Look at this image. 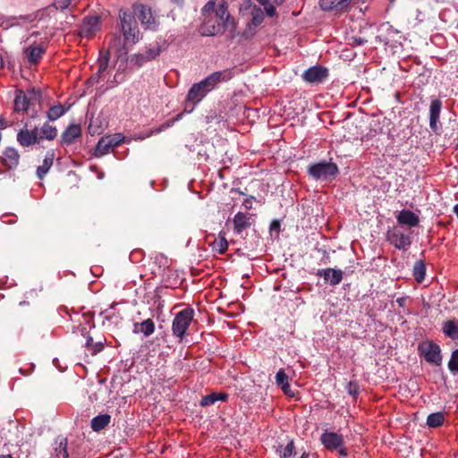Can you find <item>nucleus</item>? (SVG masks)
<instances>
[{
	"mask_svg": "<svg viewBox=\"0 0 458 458\" xmlns=\"http://www.w3.org/2000/svg\"><path fill=\"white\" fill-rule=\"evenodd\" d=\"M228 4L225 0L217 4L214 15H208L203 19L199 31L203 36H216L223 34L226 30L234 32L236 24L233 18L229 14Z\"/></svg>",
	"mask_w": 458,
	"mask_h": 458,
	"instance_id": "obj_1",
	"label": "nucleus"
},
{
	"mask_svg": "<svg viewBox=\"0 0 458 458\" xmlns=\"http://www.w3.org/2000/svg\"><path fill=\"white\" fill-rule=\"evenodd\" d=\"M231 79L229 71L214 72L198 83H194L189 89L186 100L193 106L199 103L208 92L213 90L220 81Z\"/></svg>",
	"mask_w": 458,
	"mask_h": 458,
	"instance_id": "obj_2",
	"label": "nucleus"
},
{
	"mask_svg": "<svg viewBox=\"0 0 458 458\" xmlns=\"http://www.w3.org/2000/svg\"><path fill=\"white\" fill-rule=\"evenodd\" d=\"M195 311L191 307H187L179 311L172 324L173 335L177 336L182 342L186 335L187 329L193 320Z\"/></svg>",
	"mask_w": 458,
	"mask_h": 458,
	"instance_id": "obj_3",
	"label": "nucleus"
},
{
	"mask_svg": "<svg viewBox=\"0 0 458 458\" xmlns=\"http://www.w3.org/2000/svg\"><path fill=\"white\" fill-rule=\"evenodd\" d=\"M418 352L420 357L433 365L440 366L442 362L441 350L438 344L432 340L419 343Z\"/></svg>",
	"mask_w": 458,
	"mask_h": 458,
	"instance_id": "obj_4",
	"label": "nucleus"
},
{
	"mask_svg": "<svg viewBox=\"0 0 458 458\" xmlns=\"http://www.w3.org/2000/svg\"><path fill=\"white\" fill-rule=\"evenodd\" d=\"M121 30L126 42L135 44L139 40V28L133 15L120 12Z\"/></svg>",
	"mask_w": 458,
	"mask_h": 458,
	"instance_id": "obj_5",
	"label": "nucleus"
},
{
	"mask_svg": "<svg viewBox=\"0 0 458 458\" xmlns=\"http://www.w3.org/2000/svg\"><path fill=\"white\" fill-rule=\"evenodd\" d=\"M338 172V166L332 162L317 163L308 168L309 174L316 180H327L335 177Z\"/></svg>",
	"mask_w": 458,
	"mask_h": 458,
	"instance_id": "obj_6",
	"label": "nucleus"
},
{
	"mask_svg": "<svg viewBox=\"0 0 458 458\" xmlns=\"http://www.w3.org/2000/svg\"><path fill=\"white\" fill-rule=\"evenodd\" d=\"M123 140L124 137L121 133L101 137L96 146L95 156L100 157L106 155L110 149L119 146Z\"/></svg>",
	"mask_w": 458,
	"mask_h": 458,
	"instance_id": "obj_7",
	"label": "nucleus"
},
{
	"mask_svg": "<svg viewBox=\"0 0 458 458\" xmlns=\"http://www.w3.org/2000/svg\"><path fill=\"white\" fill-rule=\"evenodd\" d=\"M42 137H39L38 128L29 130L27 124L17 133V141L22 147H30L33 144L39 143Z\"/></svg>",
	"mask_w": 458,
	"mask_h": 458,
	"instance_id": "obj_8",
	"label": "nucleus"
},
{
	"mask_svg": "<svg viewBox=\"0 0 458 458\" xmlns=\"http://www.w3.org/2000/svg\"><path fill=\"white\" fill-rule=\"evenodd\" d=\"M327 76V69L319 65L310 67L302 74L303 80L309 83L322 82Z\"/></svg>",
	"mask_w": 458,
	"mask_h": 458,
	"instance_id": "obj_9",
	"label": "nucleus"
},
{
	"mask_svg": "<svg viewBox=\"0 0 458 458\" xmlns=\"http://www.w3.org/2000/svg\"><path fill=\"white\" fill-rule=\"evenodd\" d=\"M320 441L327 450L334 451L343 446L344 437L336 432L325 431L320 437Z\"/></svg>",
	"mask_w": 458,
	"mask_h": 458,
	"instance_id": "obj_10",
	"label": "nucleus"
},
{
	"mask_svg": "<svg viewBox=\"0 0 458 458\" xmlns=\"http://www.w3.org/2000/svg\"><path fill=\"white\" fill-rule=\"evenodd\" d=\"M387 240L396 249L404 250L411 246L412 241L411 237L408 234H404L398 230L389 231L387 233Z\"/></svg>",
	"mask_w": 458,
	"mask_h": 458,
	"instance_id": "obj_11",
	"label": "nucleus"
},
{
	"mask_svg": "<svg viewBox=\"0 0 458 458\" xmlns=\"http://www.w3.org/2000/svg\"><path fill=\"white\" fill-rule=\"evenodd\" d=\"M20 163V154L14 148H6L0 157V164L7 169H14Z\"/></svg>",
	"mask_w": 458,
	"mask_h": 458,
	"instance_id": "obj_12",
	"label": "nucleus"
},
{
	"mask_svg": "<svg viewBox=\"0 0 458 458\" xmlns=\"http://www.w3.org/2000/svg\"><path fill=\"white\" fill-rule=\"evenodd\" d=\"M82 130L80 124H70L61 135V144L69 146L81 137Z\"/></svg>",
	"mask_w": 458,
	"mask_h": 458,
	"instance_id": "obj_13",
	"label": "nucleus"
},
{
	"mask_svg": "<svg viewBox=\"0 0 458 458\" xmlns=\"http://www.w3.org/2000/svg\"><path fill=\"white\" fill-rule=\"evenodd\" d=\"M31 94L34 95V98L29 97L25 92L21 89L16 91L15 98H14V111L15 112H27L29 106L32 104L33 100H36L35 92L32 91Z\"/></svg>",
	"mask_w": 458,
	"mask_h": 458,
	"instance_id": "obj_14",
	"label": "nucleus"
},
{
	"mask_svg": "<svg viewBox=\"0 0 458 458\" xmlns=\"http://www.w3.org/2000/svg\"><path fill=\"white\" fill-rule=\"evenodd\" d=\"M252 215L238 212L233 217V228L236 233L240 234L243 230L250 228L253 224Z\"/></svg>",
	"mask_w": 458,
	"mask_h": 458,
	"instance_id": "obj_15",
	"label": "nucleus"
},
{
	"mask_svg": "<svg viewBox=\"0 0 458 458\" xmlns=\"http://www.w3.org/2000/svg\"><path fill=\"white\" fill-rule=\"evenodd\" d=\"M46 50L47 47L45 45H32L29 47L25 49V54L28 58V62L30 64H38L40 62L42 55L45 54Z\"/></svg>",
	"mask_w": 458,
	"mask_h": 458,
	"instance_id": "obj_16",
	"label": "nucleus"
},
{
	"mask_svg": "<svg viewBox=\"0 0 458 458\" xmlns=\"http://www.w3.org/2000/svg\"><path fill=\"white\" fill-rule=\"evenodd\" d=\"M441 108L442 101L440 99H434L431 101L429 106V127L435 132L438 129L437 121L439 119Z\"/></svg>",
	"mask_w": 458,
	"mask_h": 458,
	"instance_id": "obj_17",
	"label": "nucleus"
},
{
	"mask_svg": "<svg viewBox=\"0 0 458 458\" xmlns=\"http://www.w3.org/2000/svg\"><path fill=\"white\" fill-rule=\"evenodd\" d=\"M396 220L400 225H405L409 227H415L420 223L419 216L411 210L403 209L396 216Z\"/></svg>",
	"mask_w": 458,
	"mask_h": 458,
	"instance_id": "obj_18",
	"label": "nucleus"
},
{
	"mask_svg": "<svg viewBox=\"0 0 458 458\" xmlns=\"http://www.w3.org/2000/svg\"><path fill=\"white\" fill-rule=\"evenodd\" d=\"M99 19L97 16L88 17L83 21L81 28V34L86 38H92L98 30Z\"/></svg>",
	"mask_w": 458,
	"mask_h": 458,
	"instance_id": "obj_19",
	"label": "nucleus"
},
{
	"mask_svg": "<svg viewBox=\"0 0 458 458\" xmlns=\"http://www.w3.org/2000/svg\"><path fill=\"white\" fill-rule=\"evenodd\" d=\"M350 3V0H319V5L324 11H343Z\"/></svg>",
	"mask_w": 458,
	"mask_h": 458,
	"instance_id": "obj_20",
	"label": "nucleus"
},
{
	"mask_svg": "<svg viewBox=\"0 0 458 458\" xmlns=\"http://www.w3.org/2000/svg\"><path fill=\"white\" fill-rule=\"evenodd\" d=\"M442 331L450 339L454 341L458 340V320L452 318L443 322Z\"/></svg>",
	"mask_w": 458,
	"mask_h": 458,
	"instance_id": "obj_21",
	"label": "nucleus"
},
{
	"mask_svg": "<svg viewBox=\"0 0 458 458\" xmlns=\"http://www.w3.org/2000/svg\"><path fill=\"white\" fill-rule=\"evenodd\" d=\"M227 399L228 394L226 393L212 392L209 394L202 396L199 404L202 407H208L213 405L217 401L226 402Z\"/></svg>",
	"mask_w": 458,
	"mask_h": 458,
	"instance_id": "obj_22",
	"label": "nucleus"
},
{
	"mask_svg": "<svg viewBox=\"0 0 458 458\" xmlns=\"http://www.w3.org/2000/svg\"><path fill=\"white\" fill-rule=\"evenodd\" d=\"M55 158V153L53 150L47 151L44 160L43 164L37 168V176L38 179L42 180L45 175L48 173L51 166L53 165Z\"/></svg>",
	"mask_w": 458,
	"mask_h": 458,
	"instance_id": "obj_23",
	"label": "nucleus"
},
{
	"mask_svg": "<svg viewBox=\"0 0 458 458\" xmlns=\"http://www.w3.org/2000/svg\"><path fill=\"white\" fill-rule=\"evenodd\" d=\"M135 13L138 15L139 20L144 25H150L153 23L154 19L151 13V9L144 4H138L135 6Z\"/></svg>",
	"mask_w": 458,
	"mask_h": 458,
	"instance_id": "obj_24",
	"label": "nucleus"
},
{
	"mask_svg": "<svg viewBox=\"0 0 458 458\" xmlns=\"http://www.w3.org/2000/svg\"><path fill=\"white\" fill-rule=\"evenodd\" d=\"M319 275H322L324 279L329 282L331 285L340 284L343 279V272L340 269L327 268L319 272Z\"/></svg>",
	"mask_w": 458,
	"mask_h": 458,
	"instance_id": "obj_25",
	"label": "nucleus"
},
{
	"mask_svg": "<svg viewBox=\"0 0 458 458\" xmlns=\"http://www.w3.org/2000/svg\"><path fill=\"white\" fill-rule=\"evenodd\" d=\"M276 382L287 396L294 397L296 395V391L289 384L288 374H276Z\"/></svg>",
	"mask_w": 458,
	"mask_h": 458,
	"instance_id": "obj_26",
	"label": "nucleus"
},
{
	"mask_svg": "<svg viewBox=\"0 0 458 458\" xmlns=\"http://www.w3.org/2000/svg\"><path fill=\"white\" fill-rule=\"evenodd\" d=\"M111 421V416L109 414H99L94 417L90 421V427L93 431L99 432L104 429Z\"/></svg>",
	"mask_w": 458,
	"mask_h": 458,
	"instance_id": "obj_27",
	"label": "nucleus"
},
{
	"mask_svg": "<svg viewBox=\"0 0 458 458\" xmlns=\"http://www.w3.org/2000/svg\"><path fill=\"white\" fill-rule=\"evenodd\" d=\"M155 331V323L151 318L145 319L141 323H134V332L142 333L145 336L151 335Z\"/></svg>",
	"mask_w": 458,
	"mask_h": 458,
	"instance_id": "obj_28",
	"label": "nucleus"
},
{
	"mask_svg": "<svg viewBox=\"0 0 458 458\" xmlns=\"http://www.w3.org/2000/svg\"><path fill=\"white\" fill-rule=\"evenodd\" d=\"M69 109L68 107H64L63 105L58 104L51 106L47 111V119L48 121H55L61 116H63Z\"/></svg>",
	"mask_w": 458,
	"mask_h": 458,
	"instance_id": "obj_29",
	"label": "nucleus"
},
{
	"mask_svg": "<svg viewBox=\"0 0 458 458\" xmlns=\"http://www.w3.org/2000/svg\"><path fill=\"white\" fill-rule=\"evenodd\" d=\"M444 421L445 415L441 411L431 413L427 418V425L433 428L442 426Z\"/></svg>",
	"mask_w": 458,
	"mask_h": 458,
	"instance_id": "obj_30",
	"label": "nucleus"
},
{
	"mask_svg": "<svg viewBox=\"0 0 458 458\" xmlns=\"http://www.w3.org/2000/svg\"><path fill=\"white\" fill-rule=\"evenodd\" d=\"M276 454L280 458H290L295 455V445L293 440H291L285 446L280 445L276 449Z\"/></svg>",
	"mask_w": 458,
	"mask_h": 458,
	"instance_id": "obj_31",
	"label": "nucleus"
},
{
	"mask_svg": "<svg viewBox=\"0 0 458 458\" xmlns=\"http://www.w3.org/2000/svg\"><path fill=\"white\" fill-rule=\"evenodd\" d=\"M412 275L418 283H422L426 276V267L422 260H418L413 265Z\"/></svg>",
	"mask_w": 458,
	"mask_h": 458,
	"instance_id": "obj_32",
	"label": "nucleus"
},
{
	"mask_svg": "<svg viewBox=\"0 0 458 458\" xmlns=\"http://www.w3.org/2000/svg\"><path fill=\"white\" fill-rule=\"evenodd\" d=\"M56 446L55 448V458H68V451H67V439L60 438L55 442Z\"/></svg>",
	"mask_w": 458,
	"mask_h": 458,
	"instance_id": "obj_33",
	"label": "nucleus"
},
{
	"mask_svg": "<svg viewBox=\"0 0 458 458\" xmlns=\"http://www.w3.org/2000/svg\"><path fill=\"white\" fill-rule=\"evenodd\" d=\"M42 139H46L48 140H53L57 136V129L55 126L49 124L48 123H45L40 130Z\"/></svg>",
	"mask_w": 458,
	"mask_h": 458,
	"instance_id": "obj_34",
	"label": "nucleus"
},
{
	"mask_svg": "<svg viewBox=\"0 0 458 458\" xmlns=\"http://www.w3.org/2000/svg\"><path fill=\"white\" fill-rule=\"evenodd\" d=\"M214 250L217 251L220 254L225 253L228 249V242L224 234L219 233L218 238L215 239L213 243L211 244Z\"/></svg>",
	"mask_w": 458,
	"mask_h": 458,
	"instance_id": "obj_35",
	"label": "nucleus"
},
{
	"mask_svg": "<svg viewBox=\"0 0 458 458\" xmlns=\"http://www.w3.org/2000/svg\"><path fill=\"white\" fill-rule=\"evenodd\" d=\"M86 348L92 355H95L103 350L104 343L102 341L94 342L93 338L89 336L86 341Z\"/></svg>",
	"mask_w": 458,
	"mask_h": 458,
	"instance_id": "obj_36",
	"label": "nucleus"
},
{
	"mask_svg": "<svg viewBox=\"0 0 458 458\" xmlns=\"http://www.w3.org/2000/svg\"><path fill=\"white\" fill-rule=\"evenodd\" d=\"M98 72L102 74L107 70L108 64H109V52L106 51V53L100 52V56L98 60Z\"/></svg>",
	"mask_w": 458,
	"mask_h": 458,
	"instance_id": "obj_37",
	"label": "nucleus"
},
{
	"mask_svg": "<svg viewBox=\"0 0 458 458\" xmlns=\"http://www.w3.org/2000/svg\"><path fill=\"white\" fill-rule=\"evenodd\" d=\"M217 5H216L215 1L210 0L208 1L202 8L201 10V15L203 16V19L206 18L208 15H214L215 10L216 9Z\"/></svg>",
	"mask_w": 458,
	"mask_h": 458,
	"instance_id": "obj_38",
	"label": "nucleus"
},
{
	"mask_svg": "<svg viewBox=\"0 0 458 458\" xmlns=\"http://www.w3.org/2000/svg\"><path fill=\"white\" fill-rule=\"evenodd\" d=\"M346 390L348 394L352 396L353 398H356L360 394V387L358 384L355 381L351 380L347 386Z\"/></svg>",
	"mask_w": 458,
	"mask_h": 458,
	"instance_id": "obj_39",
	"label": "nucleus"
},
{
	"mask_svg": "<svg viewBox=\"0 0 458 458\" xmlns=\"http://www.w3.org/2000/svg\"><path fill=\"white\" fill-rule=\"evenodd\" d=\"M448 368L452 372L458 371V350L452 352L448 362Z\"/></svg>",
	"mask_w": 458,
	"mask_h": 458,
	"instance_id": "obj_40",
	"label": "nucleus"
},
{
	"mask_svg": "<svg viewBox=\"0 0 458 458\" xmlns=\"http://www.w3.org/2000/svg\"><path fill=\"white\" fill-rule=\"evenodd\" d=\"M159 54H160V47L158 46L149 48L145 53L146 58L148 59L149 61L155 59L157 56L159 55Z\"/></svg>",
	"mask_w": 458,
	"mask_h": 458,
	"instance_id": "obj_41",
	"label": "nucleus"
},
{
	"mask_svg": "<svg viewBox=\"0 0 458 458\" xmlns=\"http://www.w3.org/2000/svg\"><path fill=\"white\" fill-rule=\"evenodd\" d=\"M71 4V0H55L53 5L57 10H64L66 9Z\"/></svg>",
	"mask_w": 458,
	"mask_h": 458,
	"instance_id": "obj_42",
	"label": "nucleus"
},
{
	"mask_svg": "<svg viewBox=\"0 0 458 458\" xmlns=\"http://www.w3.org/2000/svg\"><path fill=\"white\" fill-rule=\"evenodd\" d=\"M101 75L102 74L98 73V72L94 73L90 78L87 80V85L94 86L95 84H98L100 81Z\"/></svg>",
	"mask_w": 458,
	"mask_h": 458,
	"instance_id": "obj_43",
	"label": "nucleus"
},
{
	"mask_svg": "<svg viewBox=\"0 0 458 458\" xmlns=\"http://www.w3.org/2000/svg\"><path fill=\"white\" fill-rule=\"evenodd\" d=\"M134 58H135V63L138 66H141L144 63L149 61L148 59L146 58L145 54L136 55Z\"/></svg>",
	"mask_w": 458,
	"mask_h": 458,
	"instance_id": "obj_44",
	"label": "nucleus"
},
{
	"mask_svg": "<svg viewBox=\"0 0 458 458\" xmlns=\"http://www.w3.org/2000/svg\"><path fill=\"white\" fill-rule=\"evenodd\" d=\"M264 9L266 11V13L269 17H273L276 14V7L271 3L269 4H267V7H264Z\"/></svg>",
	"mask_w": 458,
	"mask_h": 458,
	"instance_id": "obj_45",
	"label": "nucleus"
},
{
	"mask_svg": "<svg viewBox=\"0 0 458 458\" xmlns=\"http://www.w3.org/2000/svg\"><path fill=\"white\" fill-rule=\"evenodd\" d=\"M352 40H353V43L357 46H362L368 42V39L365 38H362V37H353Z\"/></svg>",
	"mask_w": 458,
	"mask_h": 458,
	"instance_id": "obj_46",
	"label": "nucleus"
},
{
	"mask_svg": "<svg viewBox=\"0 0 458 458\" xmlns=\"http://www.w3.org/2000/svg\"><path fill=\"white\" fill-rule=\"evenodd\" d=\"M252 21H253L254 25H259L262 21V16L261 15L254 16Z\"/></svg>",
	"mask_w": 458,
	"mask_h": 458,
	"instance_id": "obj_47",
	"label": "nucleus"
},
{
	"mask_svg": "<svg viewBox=\"0 0 458 458\" xmlns=\"http://www.w3.org/2000/svg\"><path fill=\"white\" fill-rule=\"evenodd\" d=\"M300 458H315V454L304 452Z\"/></svg>",
	"mask_w": 458,
	"mask_h": 458,
	"instance_id": "obj_48",
	"label": "nucleus"
},
{
	"mask_svg": "<svg viewBox=\"0 0 458 458\" xmlns=\"http://www.w3.org/2000/svg\"><path fill=\"white\" fill-rule=\"evenodd\" d=\"M259 4L263 5L264 7H267V4H270L272 0H257Z\"/></svg>",
	"mask_w": 458,
	"mask_h": 458,
	"instance_id": "obj_49",
	"label": "nucleus"
},
{
	"mask_svg": "<svg viewBox=\"0 0 458 458\" xmlns=\"http://www.w3.org/2000/svg\"><path fill=\"white\" fill-rule=\"evenodd\" d=\"M338 450V454L341 455V456H345L347 455V451L345 448H343L342 446L340 448L337 449Z\"/></svg>",
	"mask_w": 458,
	"mask_h": 458,
	"instance_id": "obj_50",
	"label": "nucleus"
},
{
	"mask_svg": "<svg viewBox=\"0 0 458 458\" xmlns=\"http://www.w3.org/2000/svg\"><path fill=\"white\" fill-rule=\"evenodd\" d=\"M244 207L247 208V209H250L251 208V200L250 199H246L243 203Z\"/></svg>",
	"mask_w": 458,
	"mask_h": 458,
	"instance_id": "obj_51",
	"label": "nucleus"
},
{
	"mask_svg": "<svg viewBox=\"0 0 458 458\" xmlns=\"http://www.w3.org/2000/svg\"><path fill=\"white\" fill-rule=\"evenodd\" d=\"M396 302H397L400 306H403V305H404V303H405V298H403V297L398 298V299L396 300Z\"/></svg>",
	"mask_w": 458,
	"mask_h": 458,
	"instance_id": "obj_52",
	"label": "nucleus"
},
{
	"mask_svg": "<svg viewBox=\"0 0 458 458\" xmlns=\"http://www.w3.org/2000/svg\"><path fill=\"white\" fill-rule=\"evenodd\" d=\"M5 126H6V122H5L4 118L0 117V128H5Z\"/></svg>",
	"mask_w": 458,
	"mask_h": 458,
	"instance_id": "obj_53",
	"label": "nucleus"
},
{
	"mask_svg": "<svg viewBox=\"0 0 458 458\" xmlns=\"http://www.w3.org/2000/svg\"><path fill=\"white\" fill-rule=\"evenodd\" d=\"M285 0H272L273 4L276 5L282 4Z\"/></svg>",
	"mask_w": 458,
	"mask_h": 458,
	"instance_id": "obj_54",
	"label": "nucleus"
},
{
	"mask_svg": "<svg viewBox=\"0 0 458 458\" xmlns=\"http://www.w3.org/2000/svg\"><path fill=\"white\" fill-rule=\"evenodd\" d=\"M173 3L176 4L177 5L182 4L183 0H171Z\"/></svg>",
	"mask_w": 458,
	"mask_h": 458,
	"instance_id": "obj_55",
	"label": "nucleus"
},
{
	"mask_svg": "<svg viewBox=\"0 0 458 458\" xmlns=\"http://www.w3.org/2000/svg\"><path fill=\"white\" fill-rule=\"evenodd\" d=\"M0 458H14L12 454H0Z\"/></svg>",
	"mask_w": 458,
	"mask_h": 458,
	"instance_id": "obj_56",
	"label": "nucleus"
},
{
	"mask_svg": "<svg viewBox=\"0 0 458 458\" xmlns=\"http://www.w3.org/2000/svg\"><path fill=\"white\" fill-rule=\"evenodd\" d=\"M19 372L20 373H22V372H25L24 370H22L21 369H19Z\"/></svg>",
	"mask_w": 458,
	"mask_h": 458,
	"instance_id": "obj_57",
	"label": "nucleus"
},
{
	"mask_svg": "<svg viewBox=\"0 0 458 458\" xmlns=\"http://www.w3.org/2000/svg\"><path fill=\"white\" fill-rule=\"evenodd\" d=\"M277 372L281 373V372H284V370L282 369H280Z\"/></svg>",
	"mask_w": 458,
	"mask_h": 458,
	"instance_id": "obj_58",
	"label": "nucleus"
}]
</instances>
